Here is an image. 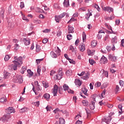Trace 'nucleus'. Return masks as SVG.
Instances as JSON below:
<instances>
[{
    "instance_id": "obj_1",
    "label": "nucleus",
    "mask_w": 124,
    "mask_h": 124,
    "mask_svg": "<svg viewBox=\"0 0 124 124\" xmlns=\"http://www.w3.org/2000/svg\"><path fill=\"white\" fill-rule=\"evenodd\" d=\"M15 61H13V64L9 66L10 69H14V70H17V67H20L23 64V58L22 57H14Z\"/></svg>"
},
{
    "instance_id": "obj_2",
    "label": "nucleus",
    "mask_w": 124,
    "mask_h": 124,
    "mask_svg": "<svg viewBox=\"0 0 124 124\" xmlns=\"http://www.w3.org/2000/svg\"><path fill=\"white\" fill-rule=\"evenodd\" d=\"M58 90L60 94H62V86L58 87V85H55L52 90V93L54 96H57V93H58Z\"/></svg>"
},
{
    "instance_id": "obj_3",
    "label": "nucleus",
    "mask_w": 124,
    "mask_h": 124,
    "mask_svg": "<svg viewBox=\"0 0 124 124\" xmlns=\"http://www.w3.org/2000/svg\"><path fill=\"white\" fill-rule=\"evenodd\" d=\"M13 81L15 83L22 84L23 83V77L21 75H16L13 77Z\"/></svg>"
},
{
    "instance_id": "obj_4",
    "label": "nucleus",
    "mask_w": 124,
    "mask_h": 124,
    "mask_svg": "<svg viewBox=\"0 0 124 124\" xmlns=\"http://www.w3.org/2000/svg\"><path fill=\"white\" fill-rule=\"evenodd\" d=\"M10 118H11V115L7 114L3 116V117L0 119V121H1L3 123H6V122H7Z\"/></svg>"
},
{
    "instance_id": "obj_5",
    "label": "nucleus",
    "mask_w": 124,
    "mask_h": 124,
    "mask_svg": "<svg viewBox=\"0 0 124 124\" xmlns=\"http://www.w3.org/2000/svg\"><path fill=\"white\" fill-rule=\"evenodd\" d=\"M7 114L10 115L12 113H15V109L13 107H9L6 109Z\"/></svg>"
},
{
    "instance_id": "obj_6",
    "label": "nucleus",
    "mask_w": 124,
    "mask_h": 124,
    "mask_svg": "<svg viewBox=\"0 0 124 124\" xmlns=\"http://www.w3.org/2000/svg\"><path fill=\"white\" fill-rule=\"evenodd\" d=\"M100 62L102 64H104L108 62V60H107V58L106 57H105L104 56H103L101 58Z\"/></svg>"
},
{
    "instance_id": "obj_7",
    "label": "nucleus",
    "mask_w": 124,
    "mask_h": 124,
    "mask_svg": "<svg viewBox=\"0 0 124 124\" xmlns=\"http://www.w3.org/2000/svg\"><path fill=\"white\" fill-rule=\"evenodd\" d=\"M88 13L86 14L85 18L88 21H89L90 17H91V16H93V14H92V10L88 9Z\"/></svg>"
},
{
    "instance_id": "obj_8",
    "label": "nucleus",
    "mask_w": 124,
    "mask_h": 124,
    "mask_svg": "<svg viewBox=\"0 0 124 124\" xmlns=\"http://www.w3.org/2000/svg\"><path fill=\"white\" fill-rule=\"evenodd\" d=\"M103 122H105L107 124H108L109 122H111V117L110 116H108L107 117H104V119H103Z\"/></svg>"
},
{
    "instance_id": "obj_9",
    "label": "nucleus",
    "mask_w": 124,
    "mask_h": 124,
    "mask_svg": "<svg viewBox=\"0 0 124 124\" xmlns=\"http://www.w3.org/2000/svg\"><path fill=\"white\" fill-rule=\"evenodd\" d=\"M86 46H85V44H81L79 46V50L80 52H84L85 50H86V48L85 47Z\"/></svg>"
},
{
    "instance_id": "obj_10",
    "label": "nucleus",
    "mask_w": 124,
    "mask_h": 124,
    "mask_svg": "<svg viewBox=\"0 0 124 124\" xmlns=\"http://www.w3.org/2000/svg\"><path fill=\"white\" fill-rule=\"evenodd\" d=\"M104 11H108V12H113V8L109 7H105L103 8Z\"/></svg>"
},
{
    "instance_id": "obj_11",
    "label": "nucleus",
    "mask_w": 124,
    "mask_h": 124,
    "mask_svg": "<svg viewBox=\"0 0 124 124\" xmlns=\"http://www.w3.org/2000/svg\"><path fill=\"white\" fill-rule=\"evenodd\" d=\"M23 42L24 43L25 45L27 46L28 45H30V44H31V39L24 38L23 39Z\"/></svg>"
},
{
    "instance_id": "obj_12",
    "label": "nucleus",
    "mask_w": 124,
    "mask_h": 124,
    "mask_svg": "<svg viewBox=\"0 0 124 124\" xmlns=\"http://www.w3.org/2000/svg\"><path fill=\"white\" fill-rule=\"evenodd\" d=\"M63 76V74L58 73L57 75H55L54 78L56 79V80H61V79H62V77Z\"/></svg>"
},
{
    "instance_id": "obj_13",
    "label": "nucleus",
    "mask_w": 124,
    "mask_h": 124,
    "mask_svg": "<svg viewBox=\"0 0 124 124\" xmlns=\"http://www.w3.org/2000/svg\"><path fill=\"white\" fill-rule=\"evenodd\" d=\"M108 59L112 62H116V61L117 60V58L116 57V56H114L113 55H111V54L108 55Z\"/></svg>"
},
{
    "instance_id": "obj_14",
    "label": "nucleus",
    "mask_w": 124,
    "mask_h": 124,
    "mask_svg": "<svg viewBox=\"0 0 124 124\" xmlns=\"http://www.w3.org/2000/svg\"><path fill=\"white\" fill-rule=\"evenodd\" d=\"M54 51L55 53H56L58 56H60V55H61V49H60L59 47H55Z\"/></svg>"
},
{
    "instance_id": "obj_15",
    "label": "nucleus",
    "mask_w": 124,
    "mask_h": 124,
    "mask_svg": "<svg viewBox=\"0 0 124 124\" xmlns=\"http://www.w3.org/2000/svg\"><path fill=\"white\" fill-rule=\"evenodd\" d=\"M100 73L101 74H103L104 76H105V77H107L108 78V72L104 70H101Z\"/></svg>"
},
{
    "instance_id": "obj_16",
    "label": "nucleus",
    "mask_w": 124,
    "mask_h": 124,
    "mask_svg": "<svg viewBox=\"0 0 124 124\" xmlns=\"http://www.w3.org/2000/svg\"><path fill=\"white\" fill-rule=\"evenodd\" d=\"M10 76V73H8V72H5L4 73V79H8L9 77Z\"/></svg>"
},
{
    "instance_id": "obj_17",
    "label": "nucleus",
    "mask_w": 124,
    "mask_h": 124,
    "mask_svg": "<svg viewBox=\"0 0 124 124\" xmlns=\"http://www.w3.org/2000/svg\"><path fill=\"white\" fill-rule=\"evenodd\" d=\"M55 20L57 23H60V21L62 20V17L60 16H55Z\"/></svg>"
},
{
    "instance_id": "obj_18",
    "label": "nucleus",
    "mask_w": 124,
    "mask_h": 124,
    "mask_svg": "<svg viewBox=\"0 0 124 124\" xmlns=\"http://www.w3.org/2000/svg\"><path fill=\"white\" fill-rule=\"evenodd\" d=\"M63 4L64 5V7H68L69 6V0H64Z\"/></svg>"
},
{
    "instance_id": "obj_19",
    "label": "nucleus",
    "mask_w": 124,
    "mask_h": 124,
    "mask_svg": "<svg viewBox=\"0 0 124 124\" xmlns=\"http://www.w3.org/2000/svg\"><path fill=\"white\" fill-rule=\"evenodd\" d=\"M38 86H39V84H38V81H34V85H33V88H32V91L33 92H35V87H37Z\"/></svg>"
},
{
    "instance_id": "obj_20",
    "label": "nucleus",
    "mask_w": 124,
    "mask_h": 124,
    "mask_svg": "<svg viewBox=\"0 0 124 124\" xmlns=\"http://www.w3.org/2000/svg\"><path fill=\"white\" fill-rule=\"evenodd\" d=\"M65 74L67 76H71L72 75V71L70 69L67 70L65 72Z\"/></svg>"
},
{
    "instance_id": "obj_21",
    "label": "nucleus",
    "mask_w": 124,
    "mask_h": 124,
    "mask_svg": "<svg viewBox=\"0 0 124 124\" xmlns=\"http://www.w3.org/2000/svg\"><path fill=\"white\" fill-rule=\"evenodd\" d=\"M89 107L91 110H93V109H94L95 107H94V101H92L91 102V103L89 105Z\"/></svg>"
},
{
    "instance_id": "obj_22",
    "label": "nucleus",
    "mask_w": 124,
    "mask_h": 124,
    "mask_svg": "<svg viewBox=\"0 0 124 124\" xmlns=\"http://www.w3.org/2000/svg\"><path fill=\"white\" fill-rule=\"evenodd\" d=\"M89 76H90V74H89V73H85L84 72V75L82 78L83 79H84V80H86L87 79H89Z\"/></svg>"
},
{
    "instance_id": "obj_23",
    "label": "nucleus",
    "mask_w": 124,
    "mask_h": 124,
    "mask_svg": "<svg viewBox=\"0 0 124 124\" xmlns=\"http://www.w3.org/2000/svg\"><path fill=\"white\" fill-rule=\"evenodd\" d=\"M74 28L72 26H68L69 33H73L74 32Z\"/></svg>"
},
{
    "instance_id": "obj_24",
    "label": "nucleus",
    "mask_w": 124,
    "mask_h": 124,
    "mask_svg": "<svg viewBox=\"0 0 124 124\" xmlns=\"http://www.w3.org/2000/svg\"><path fill=\"white\" fill-rule=\"evenodd\" d=\"M50 55L52 58H54L55 59H56L58 56H60L58 55V54H57L56 52H54V51H51L50 52Z\"/></svg>"
},
{
    "instance_id": "obj_25",
    "label": "nucleus",
    "mask_w": 124,
    "mask_h": 124,
    "mask_svg": "<svg viewBox=\"0 0 124 124\" xmlns=\"http://www.w3.org/2000/svg\"><path fill=\"white\" fill-rule=\"evenodd\" d=\"M76 86H78V87H80L81 85H82V83H81V81L79 79H76L75 82Z\"/></svg>"
},
{
    "instance_id": "obj_26",
    "label": "nucleus",
    "mask_w": 124,
    "mask_h": 124,
    "mask_svg": "<svg viewBox=\"0 0 124 124\" xmlns=\"http://www.w3.org/2000/svg\"><path fill=\"white\" fill-rule=\"evenodd\" d=\"M82 92L85 95H88V93H88V89H87L86 87L82 88Z\"/></svg>"
},
{
    "instance_id": "obj_27",
    "label": "nucleus",
    "mask_w": 124,
    "mask_h": 124,
    "mask_svg": "<svg viewBox=\"0 0 124 124\" xmlns=\"http://www.w3.org/2000/svg\"><path fill=\"white\" fill-rule=\"evenodd\" d=\"M97 45V41L96 40H93L91 42L92 47H95Z\"/></svg>"
},
{
    "instance_id": "obj_28",
    "label": "nucleus",
    "mask_w": 124,
    "mask_h": 124,
    "mask_svg": "<svg viewBox=\"0 0 124 124\" xmlns=\"http://www.w3.org/2000/svg\"><path fill=\"white\" fill-rule=\"evenodd\" d=\"M20 13L22 17V19L24 20V21H26V22H29V19L26 17V16H25V15L23 14V13H22V12H21Z\"/></svg>"
},
{
    "instance_id": "obj_29",
    "label": "nucleus",
    "mask_w": 124,
    "mask_h": 124,
    "mask_svg": "<svg viewBox=\"0 0 124 124\" xmlns=\"http://www.w3.org/2000/svg\"><path fill=\"white\" fill-rule=\"evenodd\" d=\"M121 91V89H120V87H119V85H116L115 87V93L117 94V93H119V92Z\"/></svg>"
},
{
    "instance_id": "obj_30",
    "label": "nucleus",
    "mask_w": 124,
    "mask_h": 124,
    "mask_svg": "<svg viewBox=\"0 0 124 124\" xmlns=\"http://www.w3.org/2000/svg\"><path fill=\"white\" fill-rule=\"evenodd\" d=\"M27 111H28V108L24 107L21 108V109H20L19 112L20 113H24V112H26Z\"/></svg>"
},
{
    "instance_id": "obj_31",
    "label": "nucleus",
    "mask_w": 124,
    "mask_h": 124,
    "mask_svg": "<svg viewBox=\"0 0 124 124\" xmlns=\"http://www.w3.org/2000/svg\"><path fill=\"white\" fill-rule=\"evenodd\" d=\"M43 97H44L45 99H46V100H48L49 98H50V94L46 93L44 95Z\"/></svg>"
},
{
    "instance_id": "obj_32",
    "label": "nucleus",
    "mask_w": 124,
    "mask_h": 124,
    "mask_svg": "<svg viewBox=\"0 0 124 124\" xmlns=\"http://www.w3.org/2000/svg\"><path fill=\"white\" fill-rule=\"evenodd\" d=\"M6 101H7L6 98L2 97L0 99V102H1V103H4V102H6Z\"/></svg>"
},
{
    "instance_id": "obj_33",
    "label": "nucleus",
    "mask_w": 124,
    "mask_h": 124,
    "mask_svg": "<svg viewBox=\"0 0 124 124\" xmlns=\"http://www.w3.org/2000/svg\"><path fill=\"white\" fill-rule=\"evenodd\" d=\"M36 11L38 13H43V12H44V11H43L42 9L39 8H37L36 9Z\"/></svg>"
},
{
    "instance_id": "obj_34",
    "label": "nucleus",
    "mask_w": 124,
    "mask_h": 124,
    "mask_svg": "<svg viewBox=\"0 0 124 124\" xmlns=\"http://www.w3.org/2000/svg\"><path fill=\"white\" fill-rule=\"evenodd\" d=\"M82 39L83 42L85 41V40H86V39H87V35H86V33H85V32H83L82 33Z\"/></svg>"
},
{
    "instance_id": "obj_35",
    "label": "nucleus",
    "mask_w": 124,
    "mask_h": 124,
    "mask_svg": "<svg viewBox=\"0 0 124 124\" xmlns=\"http://www.w3.org/2000/svg\"><path fill=\"white\" fill-rule=\"evenodd\" d=\"M68 88L69 87L67 84H65L63 85V89L64 91H67L69 89Z\"/></svg>"
},
{
    "instance_id": "obj_36",
    "label": "nucleus",
    "mask_w": 124,
    "mask_h": 124,
    "mask_svg": "<svg viewBox=\"0 0 124 124\" xmlns=\"http://www.w3.org/2000/svg\"><path fill=\"white\" fill-rule=\"evenodd\" d=\"M40 50H41V48H40V46L36 45V51L37 52H40Z\"/></svg>"
},
{
    "instance_id": "obj_37",
    "label": "nucleus",
    "mask_w": 124,
    "mask_h": 124,
    "mask_svg": "<svg viewBox=\"0 0 124 124\" xmlns=\"http://www.w3.org/2000/svg\"><path fill=\"white\" fill-rule=\"evenodd\" d=\"M10 58H11L10 55H5L4 57V61L5 62H7L9 60V59H10Z\"/></svg>"
},
{
    "instance_id": "obj_38",
    "label": "nucleus",
    "mask_w": 124,
    "mask_h": 124,
    "mask_svg": "<svg viewBox=\"0 0 124 124\" xmlns=\"http://www.w3.org/2000/svg\"><path fill=\"white\" fill-rule=\"evenodd\" d=\"M60 124H64L65 121L64 119L62 118H60V121H59Z\"/></svg>"
},
{
    "instance_id": "obj_39",
    "label": "nucleus",
    "mask_w": 124,
    "mask_h": 124,
    "mask_svg": "<svg viewBox=\"0 0 124 124\" xmlns=\"http://www.w3.org/2000/svg\"><path fill=\"white\" fill-rule=\"evenodd\" d=\"M70 50H71V51H72V52H76L77 49H76V47L74 48L73 47V46H70Z\"/></svg>"
},
{
    "instance_id": "obj_40",
    "label": "nucleus",
    "mask_w": 124,
    "mask_h": 124,
    "mask_svg": "<svg viewBox=\"0 0 124 124\" xmlns=\"http://www.w3.org/2000/svg\"><path fill=\"white\" fill-rule=\"evenodd\" d=\"M82 104L84 106H87V105H89V102H88V101L84 100L82 101Z\"/></svg>"
},
{
    "instance_id": "obj_41",
    "label": "nucleus",
    "mask_w": 124,
    "mask_h": 124,
    "mask_svg": "<svg viewBox=\"0 0 124 124\" xmlns=\"http://www.w3.org/2000/svg\"><path fill=\"white\" fill-rule=\"evenodd\" d=\"M32 104L33 105H34V106H36L37 107H38L39 106V101L32 102Z\"/></svg>"
},
{
    "instance_id": "obj_42",
    "label": "nucleus",
    "mask_w": 124,
    "mask_h": 124,
    "mask_svg": "<svg viewBox=\"0 0 124 124\" xmlns=\"http://www.w3.org/2000/svg\"><path fill=\"white\" fill-rule=\"evenodd\" d=\"M27 72H28V74L30 75V76H31H31L33 75V73L31 72V70H28Z\"/></svg>"
},
{
    "instance_id": "obj_43",
    "label": "nucleus",
    "mask_w": 124,
    "mask_h": 124,
    "mask_svg": "<svg viewBox=\"0 0 124 124\" xmlns=\"http://www.w3.org/2000/svg\"><path fill=\"white\" fill-rule=\"evenodd\" d=\"M0 16H1V18H3V17H4V10H2L0 12Z\"/></svg>"
},
{
    "instance_id": "obj_44",
    "label": "nucleus",
    "mask_w": 124,
    "mask_h": 124,
    "mask_svg": "<svg viewBox=\"0 0 124 124\" xmlns=\"http://www.w3.org/2000/svg\"><path fill=\"white\" fill-rule=\"evenodd\" d=\"M89 63H90V64L93 65V63H95V61H94V60L93 59H89Z\"/></svg>"
},
{
    "instance_id": "obj_45",
    "label": "nucleus",
    "mask_w": 124,
    "mask_h": 124,
    "mask_svg": "<svg viewBox=\"0 0 124 124\" xmlns=\"http://www.w3.org/2000/svg\"><path fill=\"white\" fill-rule=\"evenodd\" d=\"M100 86H101V83L100 82H96L94 85V86L96 87V88H98L99 87H100Z\"/></svg>"
},
{
    "instance_id": "obj_46",
    "label": "nucleus",
    "mask_w": 124,
    "mask_h": 124,
    "mask_svg": "<svg viewBox=\"0 0 124 124\" xmlns=\"http://www.w3.org/2000/svg\"><path fill=\"white\" fill-rule=\"evenodd\" d=\"M111 42L112 43H117V37H115L114 38H112L111 40Z\"/></svg>"
},
{
    "instance_id": "obj_47",
    "label": "nucleus",
    "mask_w": 124,
    "mask_h": 124,
    "mask_svg": "<svg viewBox=\"0 0 124 124\" xmlns=\"http://www.w3.org/2000/svg\"><path fill=\"white\" fill-rule=\"evenodd\" d=\"M105 25L106 28H107L108 30L112 31V28L111 27V26H108V25L106 23L105 24Z\"/></svg>"
},
{
    "instance_id": "obj_48",
    "label": "nucleus",
    "mask_w": 124,
    "mask_h": 124,
    "mask_svg": "<svg viewBox=\"0 0 124 124\" xmlns=\"http://www.w3.org/2000/svg\"><path fill=\"white\" fill-rule=\"evenodd\" d=\"M105 25L106 28H107L108 30L112 31V28L111 27V26H108V25L106 23L105 24Z\"/></svg>"
},
{
    "instance_id": "obj_49",
    "label": "nucleus",
    "mask_w": 124,
    "mask_h": 124,
    "mask_svg": "<svg viewBox=\"0 0 124 124\" xmlns=\"http://www.w3.org/2000/svg\"><path fill=\"white\" fill-rule=\"evenodd\" d=\"M40 72H41V69L40 68V66H38L37 67V73L39 75H40Z\"/></svg>"
},
{
    "instance_id": "obj_50",
    "label": "nucleus",
    "mask_w": 124,
    "mask_h": 124,
    "mask_svg": "<svg viewBox=\"0 0 124 124\" xmlns=\"http://www.w3.org/2000/svg\"><path fill=\"white\" fill-rule=\"evenodd\" d=\"M68 61H69L70 63H72L73 64H75V63H76L75 61H74L73 60H71V59H68Z\"/></svg>"
},
{
    "instance_id": "obj_51",
    "label": "nucleus",
    "mask_w": 124,
    "mask_h": 124,
    "mask_svg": "<svg viewBox=\"0 0 124 124\" xmlns=\"http://www.w3.org/2000/svg\"><path fill=\"white\" fill-rule=\"evenodd\" d=\"M67 38L68 40H70L71 39H72V35H71V34L67 35Z\"/></svg>"
},
{
    "instance_id": "obj_52",
    "label": "nucleus",
    "mask_w": 124,
    "mask_h": 124,
    "mask_svg": "<svg viewBox=\"0 0 124 124\" xmlns=\"http://www.w3.org/2000/svg\"><path fill=\"white\" fill-rule=\"evenodd\" d=\"M99 104L101 106H102V105H106V103L104 102L103 101H101L100 102H99Z\"/></svg>"
},
{
    "instance_id": "obj_53",
    "label": "nucleus",
    "mask_w": 124,
    "mask_h": 124,
    "mask_svg": "<svg viewBox=\"0 0 124 124\" xmlns=\"http://www.w3.org/2000/svg\"><path fill=\"white\" fill-rule=\"evenodd\" d=\"M50 31H51V30H50V29H45V30L43 31V32H45V33L50 32Z\"/></svg>"
},
{
    "instance_id": "obj_54",
    "label": "nucleus",
    "mask_w": 124,
    "mask_h": 124,
    "mask_svg": "<svg viewBox=\"0 0 124 124\" xmlns=\"http://www.w3.org/2000/svg\"><path fill=\"white\" fill-rule=\"evenodd\" d=\"M33 23H34L35 24H40L41 23V21L39 20H34Z\"/></svg>"
},
{
    "instance_id": "obj_55",
    "label": "nucleus",
    "mask_w": 124,
    "mask_h": 124,
    "mask_svg": "<svg viewBox=\"0 0 124 124\" xmlns=\"http://www.w3.org/2000/svg\"><path fill=\"white\" fill-rule=\"evenodd\" d=\"M19 48H20V46H19V44H16L15 45V49H16V50H18Z\"/></svg>"
},
{
    "instance_id": "obj_56",
    "label": "nucleus",
    "mask_w": 124,
    "mask_h": 124,
    "mask_svg": "<svg viewBox=\"0 0 124 124\" xmlns=\"http://www.w3.org/2000/svg\"><path fill=\"white\" fill-rule=\"evenodd\" d=\"M42 61H43V59H37L36 60V62L37 63V64H39V63H40V62H42Z\"/></svg>"
},
{
    "instance_id": "obj_57",
    "label": "nucleus",
    "mask_w": 124,
    "mask_h": 124,
    "mask_svg": "<svg viewBox=\"0 0 124 124\" xmlns=\"http://www.w3.org/2000/svg\"><path fill=\"white\" fill-rule=\"evenodd\" d=\"M43 86L45 88H48V87H49V85L48 84V83H46V82H44L43 83Z\"/></svg>"
},
{
    "instance_id": "obj_58",
    "label": "nucleus",
    "mask_w": 124,
    "mask_h": 124,
    "mask_svg": "<svg viewBox=\"0 0 124 124\" xmlns=\"http://www.w3.org/2000/svg\"><path fill=\"white\" fill-rule=\"evenodd\" d=\"M114 17H105V20H106V21H109V20H112V19H113Z\"/></svg>"
},
{
    "instance_id": "obj_59",
    "label": "nucleus",
    "mask_w": 124,
    "mask_h": 124,
    "mask_svg": "<svg viewBox=\"0 0 124 124\" xmlns=\"http://www.w3.org/2000/svg\"><path fill=\"white\" fill-rule=\"evenodd\" d=\"M20 8H24L25 7V3H24V2H21L20 3Z\"/></svg>"
},
{
    "instance_id": "obj_60",
    "label": "nucleus",
    "mask_w": 124,
    "mask_h": 124,
    "mask_svg": "<svg viewBox=\"0 0 124 124\" xmlns=\"http://www.w3.org/2000/svg\"><path fill=\"white\" fill-rule=\"evenodd\" d=\"M46 111H51V109H52V107L47 106L46 108Z\"/></svg>"
},
{
    "instance_id": "obj_61",
    "label": "nucleus",
    "mask_w": 124,
    "mask_h": 124,
    "mask_svg": "<svg viewBox=\"0 0 124 124\" xmlns=\"http://www.w3.org/2000/svg\"><path fill=\"white\" fill-rule=\"evenodd\" d=\"M119 84H120V86H121V87H124V81H123V80H120V81H119Z\"/></svg>"
},
{
    "instance_id": "obj_62",
    "label": "nucleus",
    "mask_w": 124,
    "mask_h": 124,
    "mask_svg": "<svg viewBox=\"0 0 124 124\" xmlns=\"http://www.w3.org/2000/svg\"><path fill=\"white\" fill-rule=\"evenodd\" d=\"M102 35H101V34H99L98 33L97 35V38L98 39H100L101 38H102Z\"/></svg>"
},
{
    "instance_id": "obj_63",
    "label": "nucleus",
    "mask_w": 124,
    "mask_h": 124,
    "mask_svg": "<svg viewBox=\"0 0 124 124\" xmlns=\"http://www.w3.org/2000/svg\"><path fill=\"white\" fill-rule=\"evenodd\" d=\"M121 46L122 47H124V39H122V41H121Z\"/></svg>"
},
{
    "instance_id": "obj_64",
    "label": "nucleus",
    "mask_w": 124,
    "mask_h": 124,
    "mask_svg": "<svg viewBox=\"0 0 124 124\" xmlns=\"http://www.w3.org/2000/svg\"><path fill=\"white\" fill-rule=\"evenodd\" d=\"M83 124V122L82 121H79V120L77 121L75 123V124Z\"/></svg>"
}]
</instances>
